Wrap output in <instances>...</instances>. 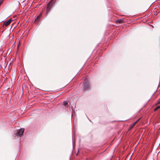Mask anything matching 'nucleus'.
Returning a JSON list of instances; mask_svg holds the SVG:
<instances>
[{
	"mask_svg": "<svg viewBox=\"0 0 160 160\" xmlns=\"http://www.w3.org/2000/svg\"><path fill=\"white\" fill-rule=\"evenodd\" d=\"M53 0H51L48 3L46 9V13L48 14L54 5Z\"/></svg>",
	"mask_w": 160,
	"mask_h": 160,
	"instance_id": "nucleus-1",
	"label": "nucleus"
},
{
	"mask_svg": "<svg viewBox=\"0 0 160 160\" xmlns=\"http://www.w3.org/2000/svg\"><path fill=\"white\" fill-rule=\"evenodd\" d=\"M84 89L86 90L89 88V83L88 82H85L83 84Z\"/></svg>",
	"mask_w": 160,
	"mask_h": 160,
	"instance_id": "nucleus-2",
	"label": "nucleus"
},
{
	"mask_svg": "<svg viewBox=\"0 0 160 160\" xmlns=\"http://www.w3.org/2000/svg\"><path fill=\"white\" fill-rule=\"evenodd\" d=\"M24 131V128H21L17 131V133L18 136H21L23 134Z\"/></svg>",
	"mask_w": 160,
	"mask_h": 160,
	"instance_id": "nucleus-3",
	"label": "nucleus"
},
{
	"mask_svg": "<svg viewBox=\"0 0 160 160\" xmlns=\"http://www.w3.org/2000/svg\"><path fill=\"white\" fill-rule=\"evenodd\" d=\"M11 19H9L5 21L3 23V25L6 27L8 26L11 23Z\"/></svg>",
	"mask_w": 160,
	"mask_h": 160,
	"instance_id": "nucleus-4",
	"label": "nucleus"
},
{
	"mask_svg": "<svg viewBox=\"0 0 160 160\" xmlns=\"http://www.w3.org/2000/svg\"><path fill=\"white\" fill-rule=\"evenodd\" d=\"M42 14V13H41L40 14V15L38 16L37 18H36L34 22L35 23L38 24L39 22V21L40 19V16H41Z\"/></svg>",
	"mask_w": 160,
	"mask_h": 160,
	"instance_id": "nucleus-5",
	"label": "nucleus"
},
{
	"mask_svg": "<svg viewBox=\"0 0 160 160\" xmlns=\"http://www.w3.org/2000/svg\"><path fill=\"white\" fill-rule=\"evenodd\" d=\"M122 21L123 20L122 19H118L117 22L118 23H121L122 22Z\"/></svg>",
	"mask_w": 160,
	"mask_h": 160,
	"instance_id": "nucleus-6",
	"label": "nucleus"
},
{
	"mask_svg": "<svg viewBox=\"0 0 160 160\" xmlns=\"http://www.w3.org/2000/svg\"><path fill=\"white\" fill-rule=\"evenodd\" d=\"M63 105L65 106H66V105H67L68 104V102L67 101H64L63 102Z\"/></svg>",
	"mask_w": 160,
	"mask_h": 160,
	"instance_id": "nucleus-7",
	"label": "nucleus"
},
{
	"mask_svg": "<svg viewBox=\"0 0 160 160\" xmlns=\"http://www.w3.org/2000/svg\"><path fill=\"white\" fill-rule=\"evenodd\" d=\"M160 108V106H158L156 108L154 109V111H156V110H157L159 109Z\"/></svg>",
	"mask_w": 160,
	"mask_h": 160,
	"instance_id": "nucleus-8",
	"label": "nucleus"
},
{
	"mask_svg": "<svg viewBox=\"0 0 160 160\" xmlns=\"http://www.w3.org/2000/svg\"><path fill=\"white\" fill-rule=\"evenodd\" d=\"M137 123V122H135L133 124L132 126L131 127V128H132L136 124V123Z\"/></svg>",
	"mask_w": 160,
	"mask_h": 160,
	"instance_id": "nucleus-9",
	"label": "nucleus"
},
{
	"mask_svg": "<svg viewBox=\"0 0 160 160\" xmlns=\"http://www.w3.org/2000/svg\"><path fill=\"white\" fill-rule=\"evenodd\" d=\"M137 123V122H135L133 124L132 126L131 127V128H132L136 124V123Z\"/></svg>",
	"mask_w": 160,
	"mask_h": 160,
	"instance_id": "nucleus-10",
	"label": "nucleus"
},
{
	"mask_svg": "<svg viewBox=\"0 0 160 160\" xmlns=\"http://www.w3.org/2000/svg\"><path fill=\"white\" fill-rule=\"evenodd\" d=\"M139 120H140V119H138V120H137L136 122H138L139 121Z\"/></svg>",
	"mask_w": 160,
	"mask_h": 160,
	"instance_id": "nucleus-11",
	"label": "nucleus"
},
{
	"mask_svg": "<svg viewBox=\"0 0 160 160\" xmlns=\"http://www.w3.org/2000/svg\"><path fill=\"white\" fill-rule=\"evenodd\" d=\"M158 103H160V101Z\"/></svg>",
	"mask_w": 160,
	"mask_h": 160,
	"instance_id": "nucleus-12",
	"label": "nucleus"
}]
</instances>
